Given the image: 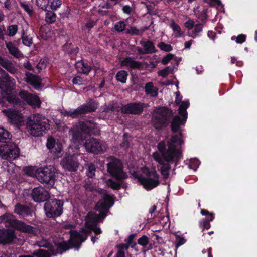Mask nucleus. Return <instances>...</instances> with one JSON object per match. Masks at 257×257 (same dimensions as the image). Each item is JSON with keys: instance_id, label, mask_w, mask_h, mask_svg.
I'll return each instance as SVG.
<instances>
[{"instance_id": "f257e3e1", "label": "nucleus", "mask_w": 257, "mask_h": 257, "mask_svg": "<svg viewBox=\"0 0 257 257\" xmlns=\"http://www.w3.org/2000/svg\"><path fill=\"white\" fill-rule=\"evenodd\" d=\"M173 115V111L166 107H160L153 116L152 121L153 126L157 130L166 127L171 123V130L173 133L179 131L180 126L184 125L187 119L184 116L176 115L173 117L172 121L171 119Z\"/></svg>"}, {"instance_id": "f03ea898", "label": "nucleus", "mask_w": 257, "mask_h": 257, "mask_svg": "<svg viewBox=\"0 0 257 257\" xmlns=\"http://www.w3.org/2000/svg\"><path fill=\"white\" fill-rule=\"evenodd\" d=\"M182 136V133L181 132L179 133V136L178 135L172 136L170 141L167 142V148L166 143L164 141L158 144V149L166 160H180L182 158L181 150L180 148H177V145L181 146L184 143L183 140L181 138Z\"/></svg>"}, {"instance_id": "7ed1b4c3", "label": "nucleus", "mask_w": 257, "mask_h": 257, "mask_svg": "<svg viewBox=\"0 0 257 257\" xmlns=\"http://www.w3.org/2000/svg\"><path fill=\"white\" fill-rule=\"evenodd\" d=\"M28 132L33 136H43L49 129V120L42 114H36L30 117L27 122Z\"/></svg>"}, {"instance_id": "20e7f679", "label": "nucleus", "mask_w": 257, "mask_h": 257, "mask_svg": "<svg viewBox=\"0 0 257 257\" xmlns=\"http://www.w3.org/2000/svg\"><path fill=\"white\" fill-rule=\"evenodd\" d=\"M106 160L107 172L111 177L119 181L127 178V174L123 170V163L120 159L114 156H110Z\"/></svg>"}, {"instance_id": "39448f33", "label": "nucleus", "mask_w": 257, "mask_h": 257, "mask_svg": "<svg viewBox=\"0 0 257 257\" xmlns=\"http://www.w3.org/2000/svg\"><path fill=\"white\" fill-rule=\"evenodd\" d=\"M58 170L52 165L37 168V179L49 187H53L58 177Z\"/></svg>"}, {"instance_id": "423d86ee", "label": "nucleus", "mask_w": 257, "mask_h": 257, "mask_svg": "<svg viewBox=\"0 0 257 257\" xmlns=\"http://www.w3.org/2000/svg\"><path fill=\"white\" fill-rule=\"evenodd\" d=\"M114 203L113 195L105 193L102 198L97 202L95 209L99 212L96 215V219L98 221L103 220L107 216L109 209Z\"/></svg>"}, {"instance_id": "0eeeda50", "label": "nucleus", "mask_w": 257, "mask_h": 257, "mask_svg": "<svg viewBox=\"0 0 257 257\" xmlns=\"http://www.w3.org/2000/svg\"><path fill=\"white\" fill-rule=\"evenodd\" d=\"M64 202L62 200L53 199L47 200L44 209L47 217L55 219L63 213Z\"/></svg>"}, {"instance_id": "6e6552de", "label": "nucleus", "mask_w": 257, "mask_h": 257, "mask_svg": "<svg viewBox=\"0 0 257 257\" xmlns=\"http://www.w3.org/2000/svg\"><path fill=\"white\" fill-rule=\"evenodd\" d=\"M98 107V103L93 99H89L86 103L83 104L75 110H68L67 117L77 118L82 115L95 112Z\"/></svg>"}, {"instance_id": "1a4fd4ad", "label": "nucleus", "mask_w": 257, "mask_h": 257, "mask_svg": "<svg viewBox=\"0 0 257 257\" xmlns=\"http://www.w3.org/2000/svg\"><path fill=\"white\" fill-rule=\"evenodd\" d=\"M137 179L147 190H151L160 184L159 176L155 170L150 171L147 169L146 177L140 176H138Z\"/></svg>"}, {"instance_id": "9d476101", "label": "nucleus", "mask_w": 257, "mask_h": 257, "mask_svg": "<svg viewBox=\"0 0 257 257\" xmlns=\"http://www.w3.org/2000/svg\"><path fill=\"white\" fill-rule=\"evenodd\" d=\"M0 155L4 159L14 160L20 155V149L15 143L10 142L0 145Z\"/></svg>"}, {"instance_id": "9b49d317", "label": "nucleus", "mask_w": 257, "mask_h": 257, "mask_svg": "<svg viewBox=\"0 0 257 257\" xmlns=\"http://www.w3.org/2000/svg\"><path fill=\"white\" fill-rule=\"evenodd\" d=\"M153 157H154L155 161L158 162L160 165H162L160 168V171L161 175L163 176L164 179H167L169 177V171L171 169L170 165L168 163H174L175 166H176L178 164V162L179 160H172V161H167L164 158L163 156H162L161 154H160L157 152H155L153 154Z\"/></svg>"}, {"instance_id": "f8f14e48", "label": "nucleus", "mask_w": 257, "mask_h": 257, "mask_svg": "<svg viewBox=\"0 0 257 257\" xmlns=\"http://www.w3.org/2000/svg\"><path fill=\"white\" fill-rule=\"evenodd\" d=\"M146 107V104L141 102H131L123 105L120 109L124 114L140 115Z\"/></svg>"}, {"instance_id": "ddd939ff", "label": "nucleus", "mask_w": 257, "mask_h": 257, "mask_svg": "<svg viewBox=\"0 0 257 257\" xmlns=\"http://www.w3.org/2000/svg\"><path fill=\"white\" fill-rule=\"evenodd\" d=\"M78 126L85 134L95 136L100 135V130L97 124L92 120L80 121L78 122Z\"/></svg>"}, {"instance_id": "4468645a", "label": "nucleus", "mask_w": 257, "mask_h": 257, "mask_svg": "<svg viewBox=\"0 0 257 257\" xmlns=\"http://www.w3.org/2000/svg\"><path fill=\"white\" fill-rule=\"evenodd\" d=\"M15 80L7 73L5 72L2 78H0V89L5 93V95L11 93L15 89Z\"/></svg>"}, {"instance_id": "2eb2a0df", "label": "nucleus", "mask_w": 257, "mask_h": 257, "mask_svg": "<svg viewBox=\"0 0 257 257\" xmlns=\"http://www.w3.org/2000/svg\"><path fill=\"white\" fill-rule=\"evenodd\" d=\"M33 200L37 203L47 201L50 198L49 192L42 186L34 187L31 193Z\"/></svg>"}, {"instance_id": "dca6fc26", "label": "nucleus", "mask_w": 257, "mask_h": 257, "mask_svg": "<svg viewBox=\"0 0 257 257\" xmlns=\"http://www.w3.org/2000/svg\"><path fill=\"white\" fill-rule=\"evenodd\" d=\"M84 146L87 152L94 154L103 153L104 151L100 140L93 137L85 141Z\"/></svg>"}, {"instance_id": "f3484780", "label": "nucleus", "mask_w": 257, "mask_h": 257, "mask_svg": "<svg viewBox=\"0 0 257 257\" xmlns=\"http://www.w3.org/2000/svg\"><path fill=\"white\" fill-rule=\"evenodd\" d=\"M80 153H74L72 155H68L63 159V166L64 168L69 171H76L79 166L77 157Z\"/></svg>"}, {"instance_id": "a211bd4d", "label": "nucleus", "mask_w": 257, "mask_h": 257, "mask_svg": "<svg viewBox=\"0 0 257 257\" xmlns=\"http://www.w3.org/2000/svg\"><path fill=\"white\" fill-rule=\"evenodd\" d=\"M17 236L14 230L11 229H0V244L3 245L12 244Z\"/></svg>"}, {"instance_id": "6ab92c4d", "label": "nucleus", "mask_w": 257, "mask_h": 257, "mask_svg": "<svg viewBox=\"0 0 257 257\" xmlns=\"http://www.w3.org/2000/svg\"><path fill=\"white\" fill-rule=\"evenodd\" d=\"M21 98L28 103L29 105L33 107H40L41 102L38 96L30 93L25 90H21L19 93Z\"/></svg>"}, {"instance_id": "aec40b11", "label": "nucleus", "mask_w": 257, "mask_h": 257, "mask_svg": "<svg viewBox=\"0 0 257 257\" xmlns=\"http://www.w3.org/2000/svg\"><path fill=\"white\" fill-rule=\"evenodd\" d=\"M70 236L69 244L72 248H79L81 243L87 239V236H84L76 230L70 231Z\"/></svg>"}, {"instance_id": "412c9836", "label": "nucleus", "mask_w": 257, "mask_h": 257, "mask_svg": "<svg viewBox=\"0 0 257 257\" xmlns=\"http://www.w3.org/2000/svg\"><path fill=\"white\" fill-rule=\"evenodd\" d=\"M14 212L18 215L20 218L32 216L33 211L32 207L20 203H17L14 207Z\"/></svg>"}, {"instance_id": "4be33fe9", "label": "nucleus", "mask_w": 257, "mask_h": 257, "mask_svg": "<svg viewBox=\"0 0 257 257\" xmlns=\"http://www.w3.org/2000/svg\"><path fill=\"white\" fill-rule=\"evenodd\" d=\"M26 81L31 85L36 90L41 89L43 85L42 84V79L37 75L29 72L26 73Z\"/></svg>"}, {"instance_id": "5701e85b", "label": "nucleus", "mask_w": 257, "mask_h": 257, "mask_svg": "<svg viewBox=\"0 0 257 257\" xmlns=\"http://www.w3.org/2000/svg\"><path fill=\"white\" fill-rule=\"evenodd\" d=\"M14 229L22 232L33 235H35L37 233L35 227L27 224L24 222L19 220Z\"/></svg>"}, {"instance_id": "b1692460", "label": "nucleus", "mask_w": 257, "mask_h": 257, "mask_svg": "<svg viewBox=\"0 0 257 257\" xmlns=\"http://www.w3.org/2000/svg\"><path fill=\"white\" fill-rule=\"evenodd\" d=\"M18 220L16 217L11 213L6 212L0 216V222L5 223L6 227L14 228Z\"/></svg>"}, {"instance_id": "393cba45", "label": "nucleus", "mask_w": 257, "mask_h": 257, "mask_svg": "<svg viewBox=\"0 0 257 257\" xmlns=\"http://www.w3.org/2000/svg\"><path fill=\"white\" fill-rule=\"evenodd\" d=\"M20 41V39L15 41L14 42L11 41L5 42L7 48L9 51V53L15 57L16 58H20L23 57V54L17 47L15 46V43H18Z\"/></svg>"}, {"instance_id": "a878e982", "label": "nucleus", "mask_w": 257, "mask_h": 257, "mask_svg": "<svg viewBox=\"0 0 257 257\" xmlns=\"http://www.w3.org/2000/svg\"><path fill=\"white\" fill-rule=\"evenodd\" d=\"M121 65L122 66L130 67L132 69H141L143 68L142 63L135 61L131 57H127L125 58L121 62Z\"/></svg>"}, {"instance_id": "bb28decb", "label": "nucleus", "mask_w": 257, "mask_h": 257, "mask_svg": "<svg viewBox=\"0 0 257 257\" xmlns=\"http://www.w3.org/2000/svg\"><path fill=\"white\" fill-rule=\"evenodd\" d=\"M75 67L79 73L85 75H88L92 70V67L87 63H85L83 60H80L76 62Z\"/></svg>"}, {"instance_id": "cd10ccee", "label": "nucleus", "mask_w": 257, "mask_h": 257, "mask_svg": "<svg viewBox=\"0 0 257 257\" xmlns=\"http://www.w3.org/2000/svg\"><path fill=\"white\" fill-rule=\"evenodd\" d=\"M62 50L68 55H76L79 52V48L77 46L67 41L62 47Z\"/></svg>"}, {"instance_id": "c85d7f7f", "label": "nucleus", "mask_w": 257, "mask_h": 257, "mask_svg": "<svg viewBox=\"0 0 257 257\" xmlns=\"http://www.w3.org/2000/svg\"><path fill=\"white\" fill-rule=\"evenodd\" d=\"M140 44L144 47L147 54L156 53L157 50L155 48L154 43L151 40L142 39Z\"/></svg>"}, {"instance_id": "c756f323", "label": "nucleus", "mask_w": 257, "mask_h": 257, "mask_svg": "<svg viewBox=\"0 0 257 257\" xmlns=\"http://www.w3.org/2000/svg\"><path fill=\"white\" fill-rule=\"evenodd\" d=\"M72 133V141L75 144H80L84 140L82 132L77 128L70 130Z\"/></svg>"}, {"instance_id": "7c9ffc66", "label": "nucleus", "mask_w": 257, "mask_h": 257, "mask_svg": "<svg viewBox=\"0 0 257 257\" xmlns=\"http://www.w3.org/2000/svg\"><path fill=\"white\" fill-rule=\"evenodd\" d=\"M12 135L9 131L3 127H0V142L8 144L10 143Z\"/></svg>"}, {"instance_id": "2f4dec72", "label": "nucleus", "mask_w": 257, "mask_h": 257, "mask_svg": "<svg viewBox=\"0 0 257 257\" xmlns=\"http://www.w3.org/2000/svg\"><path fill=\"white\" fill-rule=\"evenodd\" d=\"M145 92L146 94H150L152 97L158 95V89L154 87L153 82H148L145 84Z\"/></svg>"}, {"instance_id": "473e14b6", "label": "nucleus", "mask_w": 257, "mask_h": 257, "mask_svg": "<svg viewBox=\"0 0 257 257\" xmlns=\"http://www.w3.org/2000/svg\"><path fill=\"white\" fill-rule=\"evenodd\" d=\"M190 103L188 100L182 101L179 107L178 113L181 116H184L185 119L187 118L188 113L187 109L189 107Z\"/></svg>"}, {"instance_id": "72a5a7b5", "label": "nucleus", "mask_w": 257, "mask_h": 257, "mask_svg": "<svg viewBox=\"0 0 257 257\" xmlns=\"http://www.w3.org/2000/svg\"><path fill=\"white\" fill-rule=\"evenodd\" d=\"M86 169L87 176L91 178L95 176L96 168L94 164L92 163L86 164Z\"/></svg>"}, {"instance_id": "f704fd0d", "label": "nucleus", "mask_w": 257, "mask_h": 257, "mask_svg": "<svg viewBox=\"0 0 257 257\" xmlns=\"http://www.w3.org/2000/svg\"><path fill=\"white\" fill-rule=\"evenodd\" d=\"M128 73L125 70H120L117 72L115 75V78L118 82L122 83H125L126 82Z\"/></svg>"}, {"instance_id": "c9c22d12", "label": "nucleus", "mask_w": 257, "mask_h": 257, "mask_svg": "<svg viewBox=\"0 0 257 257\" xmlns=\"http://www.w3.org/2000/svg\"><path fill=\"white\" fill-rule=\"evenodd\" d=\"M170 27L172 29L173 32L174 33V37L176 38L180 37L182 36L183 32L181 31V28L179 25L176 24L174 21H172Z\"/></svg>"}, {"instance_id": "e433bc0d", "label": "nucleus", "mask_w": 257, "mask_h": 257, "mask_svg": "<svg viewBox=\"0 0 257 257\" xmlns=\"http://www.w3.org/2000/svg\"><path fill=\"white\" fill-rule=\"evenodd\" d=\"M214 219V217L213 215L210 217V219H202L199 223L200 228H201L203 230L204 229H209L211 227L210 222L212 221Z\"/></svg>"}, {"instance_id": "4c0bfd02", "label": "nucleus", "mask_w": 257, "mask_h": 257, "mask_svg": "<svg viewBox=\"0 0 257 257\" xmlns=\"http://www.w3.org/2000/svg\"><path fill=\"white\" fill-rule=\"evenodd\" d=\"M21 39H22L23 44L26 46H30L33 43L32 37L25 35V30H22V35Z\"/></svg>"}, {"instance_id": "58836bf2", "label": "nucleus", "mask_w": 257, "mask_h": 257, "mask_svg": "<svg viewBox=\"0 0 257 257\" xmlns=\"http://www.w3.org/2000/svg\"><path fill=\"white\" fill-rule=\"evenodd\" d=\"M45 21L47 23L52 24L55 22L56 19V14L52 11H45Z\"/></svg>"}, {"instance_id": "ea45409f", "label": "nucleus", "mask_w": 257, "mask_h": 257, "mask_svg": "<svg viewBox=\"0 0 257 257\" xmlns=\"http://www.w3.org/2000/svg\"><path fill=\"white\" fill-rule=\"evenodd\" d=\"M126 247L125 245H121L120 243L117 244L115 247L118 249V250L115 257H125V251L128 250Z\"/></svg>"}, {"instance_id": "a19ab883", "label": "nucleus", "mask_w": 257, "mask_h": 257, "mask_svg": "<svg viewBox=\"0 0 257 257\" xmlns=\"http://www.w3.org/2000/svg\"><path fill=\"white\" fill-rule=\"evenodd\" d=\"M173 71L174 66H168L165 67L164 69L159 70L158 72V74L159 76L165 78L169 73H172Z\"/></svg>"}, {"instance_id": "79ce46f5", "label": "nucleus", "mask_w": 257, "mask_h": 257, "mask_svg": "<svg viewBox=\"0 0 257 257\" xmlns=\"http://www.w3.org/2000/svg\"><path fill=\"white\" fill-rule=\"evenodd\" d=\"M25 173L30 176H35L37 178V168L35 167L28 166L24 168Z\"/></svg>"}, {"instance_id": "37998d69", "label": "nucleus", "mask_w": 257, "mask_h": 257, "mask_svg": "<svg viewBox=\"0 0 257 257\" xmlns=\"http://www.w3.org/2000/svg\"><path fill=\"white\" fill-rule=\"evenodd\" d=\"M107 184L114 190H119L122 187L121 183L115 181L111 178L108 180Z\"/></svg>"}, {"instance_id": "c03bdc74", "label": "nucleus", "mask_w": 257, "mask_h": 257, "mask_svg": "<svg viewBox=\"0 0 257 257\" xmlns=\"http://www.w3.org/2000/svg\"><path fill=\"white\" fill-rule=\"evenodd\" d=\"M55 244L56 246H57V249L58 250H61L62 252L66 251L71 248L69 244V242L67 243L66 241H63L59 243H55Z\"/></svg>"}, {"instance_id": "a18cd8bd", "label": "nucleus", "mask_w": 257, "mask_h": 257, "mask_svg": "<svg viewBox=\"0 0 257 257\" xmlns=\"http://www.w3.org/2000/svg\"><path fill=\"white\" fill-rule=\"evenodd\" d=\"M157 47L161 50L165 52H170L173 49V47L170 44H166L164 42L159 43L157 45Z\"/></svg>"}, {"instance_id": "49530a36", "label": "nucleus", "mask_w": 257, "mask_h": 257, "mask_svg": "<svg viewBox=\"0 0 257 257\" xmlns=\"http://www.w3.org/2000/svg\"><path fill=\"white\" fill-rule=\"evenodd\" d=\"M126 24L123 21H119L116 22L114 25V29L118 32H122L126 30Z\"/></svg>"}, {"instance_id": "de8ad7c7", "label": "nucleus", "mask_w": 257, "mask_h": 257, "mask_svg": "<svg viewBox=\"0 0 257 257\" xmlns=\"http://www.w3.org/2000/svg\"><path fill=\"white\" fill-rule=\"evenodd\" d=\"M8 35L9 36H14L18 31V25L14 24L10 25L7 28Z\"/></svg>"}, {"instance_id": "09e8293b", "label": "nucleus", "mask_w": 257, "mask_h": 257, "mask_svg": "<svg viewBox=\"0 0 257 257\" xmlns=\"http://www.w3.org/2000/svg\"><path fill=\"white\" fill-rule=\"evenodd\" d=\"M49 3V0H36L37 6L44 11L47 10Z\"/></svg>"}, {"instance_id": "8fccbe9b", "label": "nucleus", "mask_w": 257, "mask_h": 257, "mask_svg": "<svg viewBox=\"0 0 257 257\" xmlns=\"http://www.w3.org/2000/svg\"><path fill=\"white\" fill-rule=\"evenodd\" d=\"M56 141L53 137H49L47 140L46 146L50 150H53L56 146Z\"/></svg>"}, {"instance_id": "3c124183", "label": "nucleus", "mask_w": 257, "mask_h": 257, "mask_svg": "<svg viewBox=\"0 0 257 257\" xmlns=\"http://www.w3.org/2000/svg\"><path fill=\"white\" fill-rule=\"evenodd\" d=\"M20 6L25 10V11L29 14V15L31 16L32 15L33 9L32 6L25 2H21Z\"/></svg>"}, {"instance_id": "603ef678", "label": "nucleus", "mask_w": 257, "mask_h": 257, "mask_svg": "<svg viewBox=\"0 0 257 257\" xmlns=\"http://www.w3.org/2000/svg\"><path fill=\"white\" fill-rule=\"evenodd\" d=\"M136 233L131 234V235H130L128 236L127 239H125V241L126 242L125 243H120V244L121 245H125L126 246V248L128 249L130 244H131L132 243V242H134V239L135 237H136Z\"/></svg>"}, {"instance_id": "864d4df0", "label": "nucleus", "mask_w": 257, "mask_h": 257, "mask_svg": "<svg viewBox=\"0 0 257 257\" xmlns=\"http://www.w3.org/2000/svg\"><path fill=\"white\" fill-rule=\"evenodd\" d=\"M138 243L142 246H146L149 243V238L146 235H143L138 239Z\"/></svg>"}, {"instance_id": "5fc2aeb1", "label": "nucleus", "mask_w": 257, "mask_h": 257, "mask_svg": "<svg viewBox=\"0 0 257 257\" xmlns=\"http://www.w3.org/2000/svg\"><path fill=\"white\" fill-rule=\"evenodd\" d=\"M194 33L191 36V37L193 38H195L197 37V34L202 30L203 28V25L201 23L197 24L195 25L194 26Z\"/></svg>"}, {"instance_id": "6e6d98bb", "label": "nucleus", "mask_w": 257, "mask_h": 257, "mask_svg": "<svg viewBox=\"0 0 257 257\" xmlns=\"http://www.w3.org/2000/svg\"><path fill=\"white\" fill-rule=\"evenodd\" d=\"M125 33L132 35H140L139 30L134 26L131 27L130 29H126Z\"/></svg>"}, {"instance_id": "4d7b16f0", "label": "nucleus", "mask_w": 257, "mask_h": 257, "mask_svg": "<svg viewBox=\"0 0 257 257\" xmlns=\"http://www.w3.org/2000/svg\"><path fill=\"white\" fill-rule=\"evenodd\" d=\"M4 68L13 74H15L18 72V69L13 66L11 62H9V63Z\"/></svg>"}, {"instance_id": "13d9d810", "label": "nucleus", "mask_w": 257, "mask_h": 257, "mask_svg": "<svg viewBox=\"0 0 257 257\" xmlns=\"http://www.w3.org/2000/svg\"><path fill=\"white\" fill-rule=\"evenodd\" d=\"M62 5V0H53L51 3L50 7L52 10L55 11Z\"/></svg>"}, {"instance_id": "bf43d9fd", "label": "nucleus", "mask_w": 257, "mask_h": 257, "mask_svg": "<svg viewBox=\"0 0 257 257\" xmlns=\"http://www.w3.org/2000/svg\"><path fill=\"white\" fill-rule=\"evenodd\" d=\"M174 55L171 53H169L162 58L161 60V63L163 65H167L169 62V61H171L174 58Z\"/></svg>"}, {"instance_id": "052dcab7", "label": "nucleus", "mask_w": 257, "mask_h": 257, "mask_svg": "<svg viewBox=\"0 0 257 257\" xmlns=\"http://www.w3.org/2000/svg\"><path fill=\"white\" fill-rule=\"evenodd\" d=\"M186 241V240L182 237L179 236H176L175 247L178 248L179 246L183 245Z\"/></svg>"}, {"instance_id": "680f3d73", "label": "nucleus", "mask_w": 257, "mask_h": 257, "mask_svg": "<svg viewBox=\"0 0 257 257\" xmlns=\"http://www.w3.org/2000/svg\"><path fill=\"white\" fill-rule=\"evenodd\" d=\"M116 3L112 4V3L110 2L109 1H104L103 2H101L99 6L101 7L102 8L108 9L112 8L113 6Z\"/></svg>"}, {"instance_id": "e2e57ef3", "label": "nucleus", "mask_w": 257, "mask_h": 257, "mask_svg": "<svg viewBox=\"0 0 257 257\" xmlns=\"http://www.w3.org/2000/svg\"><path fill=\"white\" fill-rule=\"evenodd\" d=\"M48 254V251L46 250L39 249L37 251L34 252L33 254L37 257H45Z\"/></svg>"}, {"instance_id": "0e129e2a", "label": "nucleus", "mask_w": 257, "mask_h": 257, "mask_svg": "<svg viewBox=\"0 0 257 257\" xmlns=\"http://www.w3.org/2000/svg\"><path fill=\"white\" fill-rule=\"evenodd\" d=\"M54 149H55V151H54V154L56 155H58L62 150V145L60 142H57L56 144V146Z\"/></svg>"}, {"instance_id": "69168bd1", "label": "nucleus", "mask_w": 257, "mask_h": 257, "mask_svg": "<svg viewBox=\"0 0 257 257\" xmlns=\"http://www.w3.org/2000/svg\"><path fill=\"white\" fill-rule=\"evenodd\" d=\"M246 36L244 34H240L236 37V42L237 43L242 44L246 40Z\"/></svg>"}, {"instance_id": "338daca9", "label": "nucleus", "mask_w": 257, "mask_h": 257, "mask_svg": "<svg viewBox=\"0 0 257 257\" xmlns=\"http://www.w3.org/2000/svg\"><path fill=\"white\" fill-rule=\"evenodd\" d=\"M48 61L46 58H42L40 60L39 63L37 65L38 68L41 69L43 67H46Z\"/></svg>"}, {"instance_id": "774afa93", "label": "nucleus", "mask_w": 257, "mask_h": 257, "mask_svg": "<svg viewBox=\"0 0 257 257\" xmlns=\"http://www.w3.org/2000/svg\"><path fill=\"white\" fill-rule=\"evenodd\" d=\"M8 117L11 120H16L18 115L16 111L11 110L8 112Z\"/></svg>"}]
</instances>
